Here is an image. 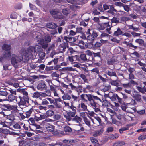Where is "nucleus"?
<instances>
[{
    "label": "nucleus",
    "mask_w": 146,
    "mask_h": 146,
    "mask_svg": "<svg viewBox=\"0 0 146 146\" xmlns=\"http://www.w3.org/2000/svg\"><path fill=\"white\" fill-rule=\"evenodd\" d=\"M131 34L134 37L139 36L141 35L140 33H137L134 31L132 32Z\"/></svg>",
    "instance_id": "nucleus-59"
},
{
    "label": "nucleus",
    "mask_w": 146,
    "mask_h": 146,
    "mask_svg": "<svg viewBox=\"0 0 146 146\" xmlns=\"http://www.w3.org/2000/svg\"><path fill=\"white\" fill-rule=\"evenodd\" d=\"M111 88V86L110 85L105 86L103 88L104 91H106L109 90Z\"/></svg>",
    "instance_id": "nucleus-63"
},
{
    "label": "nucleus",
    "mask_w": 146,
    "mask_h": 146,
    "mask_svg": "<svg viewBox=\"0 0 146 146\" xmlns=\"http://www.w3.org/2000/svg\"><path fill=\"white\" fill-rule=\"evenodd\" d=\"M64 117L66 118L67 121H69L72 120V119L68 114L65 115H64Z\"/></svg>",
    "instance_id": "nucleus-61"
},
{
    "label": "nucleus",
    "mask_w": 146,
    "mask_h": 146,
    "mask_svg": "<svg viewBox=\"0 0 146 146\" xmlns=\"http://www.w3.org/2000/svg\"><path fill=\"white\" fill-rule=\"evenodd\" d=\"M111 23H115L116 24L120 23L119 18L115 17H113L111 19Z\"/></svg>",
    "instance_id": "nucleus-32"
},
{
    "label": "nucleus",
    "mask_w": 146,
    "mask_h": 146,
    "mask_svg": "<svg viewBox=\"0 0 146 146\" xmlns=\"http://www.w3.org/2000/svg\"><path fill=\"white\" fill-rule=\"evenodd\" d=\"M75 91L78 92V94H80L82 91L86 93L87 92L84 88L81 85H79L76 87Z\"/></svg>",
    "instance_id": "nucleus-13"
},
{
    "label": "nucleus",
    "mask_w": 146,
    "mask_h": 146,
    "mask_svg": "<svg viewBox=\"0 0 146 146\" xmlns=\"http://www.w3.org/2000/svg\"><path fill=\"white\" fill-rule=\"evenodd\" d=\"M41 36L40 37L37 36L38 39L37 41L39 44L42 45V48L44 49L47 48L48 46V44L47 43L44 42L43 40H41Z\"/></svg>",
    "instance_id": "nucleus-10"
},
{
    "label": "nucleus",
    "mask_w": 146,
    "mask_h": 146,
    "mask_svg": "<svg viewBox=\"0 0 146 146\" xmlns=\"http://www.w3.org/2000/svg\"><path fill=\"white\" fill-rule=\"evenodd\" d=\"M146 138V135H142L139 136L138 138L139 140H144Z\"/></svg>",
    "instance_id": "nucleus-64"
},
{
    "label": "nucleus",
    "mask_w": 146,
    "mask_h": 146,
    "mask_svg": "<svg viewBox=\"0 0 146 146\" xmlns=\"http://www.w3.org/2000/svg\"><path fill=\"white\" fill-rule=\"evenodd\" d=\"M16 98V96L13 94H10L8 96V100L10 102L14 101Z\"/></svg>",
    "instance_id": "nucleus-33"
},
{
    "label": "nucleus",
    "mask_w": 146,
    "mask_h": 146,
    "mask_svg": "<svg viewBox=\"0 0 146 146\" xmlns=\"http://www.w3.org/2000/svg\"><path fill=\"white\" fill-rule=\"evenodd\" d=\"M40 48V46H36L35 47L30 46L27 50H23L19 55H14L12 57L11 60V63L15 65L22 60L24 62H27L29 58L32 57V53L38 51V49Z\"/></svg>",
    "instance_id": "nucleus-1"
},
{
    "label": "nucleus",
    "mask_w": 146,
    "mask_h": 146,
    "mask_svg": "<svg viewBox=\"0 0 146 146\" xmlns=\"http://www.w3.org/2000/svg\"><path fill=\"white\" fill-rule=\"evenodd\" d=\"M46 26L48 28L52 29H54L57 27L56 24L53 22L47 23Z\"/></svg>",
    "instance_id": "nucleus-16"
},
{
    "label": "nucleus",
    "mask_w": 146,
    "mask_h": 146,
    "mask_svg": "<svg viewBox=\"0 0 146 146\" xmlns=\"http://www.w3.org/2000/svg\"><path fill=\"white\" fill-rule=\"evenodd\" d=\"M3 56L6 59H9L11 56L10 51L4 52L3 54Z\"/></svg>",
    "instance_id": "nucleus-29"
},
{
    "label": "nucleus",
    "mask_w": 146,
    "mask_h": 146,
    "mask_svg": "<svg viewBox=\"0 0 146 146\" xmlns=\"http://www.w3.org/2000/svg\"><path fill=\"white\" fill-rule=\"evenodd\" d=\"M37 88L40 91H44L46 90L47 88V86L44 82H40L37 86Z\"/></svg>",
    "instance_id": "nucleus-9"
},
{
    "label": "nucleus",
    "mask_w": 146,
    "mask_h": 146,
    "mask_svg": "<svg viewBox=\"0 0 146 146\" xmlns=\"http://www.w3.org/2000/svg\"><path fill=\"white\" fill-rule=\"evenodd\" d=\"M54 17L56 18H58L59 19H63L64 18V16L62 15V13H59L55 16H54Z\"/></svg>",
    "instance_id": "nucleus-49"
},
{
    "label": "nucleus",
    "mask_w": 146,
    "mask_h": 146,
    "mask_svg": "<svg viewBox=\"0 0 146 146\" xmlns=\"http://www.w3.org/2000/svg\"><path fill=\"white\" fill-rule=\"evenodd\" d=\"M132 96L133 99L137 102H140L142 96L138 92L136 91H134V93H133Z\"/></svg>",
    "instance_id": "nucleus-6"
},
{
    "label": "nucleus",
    "mask_w": 146,
    "mask_h": 146,
    "mask_svg": "<svg viewBox=\"0 0 146 146\" xmlns=\"http://www.w3.org/2000/svg\"><path fill=\"white\" fill-rule=\"evenodd\" d=\"M61 115L58 114L54 115L53 117V118L55 120H59L61 118Z\"/></svg>",
    "instance_id": "nucleus-52"
},
{
    "label": "nucleus",
    "mask_w": 146,
    "mask_h": 146,
    "mask_svg": "<svg viewBox=\"0 0 146 146\" xmlns=\"http://www.w3.org/2000/svg\"><path fill=\"white\" fill-rule=\"evenodd\" d=\"M33 111V109L32 108H31L29 110L26 112L25 114L26 115V117L27 118H28L31 115Z\"/></svg>",
    "instance_id": "nucleus-39"
},
{
    "label": "nucleus",
    "mask_w": 146,
    "mask_h": 146,
    "mask_svg": "<svg viewBox=\"0 0 146 146\" xmlns=\"http://www.w3.org/2000/svg\"><path fill=\"white\" fill-rule=\"evenodd\" d=\"M71 104L72 106H69L68 108L71 109L72 111V112L76 113V110H77V108L76 107L73 106V102H72Z\"/></svg>",
    "instance_id": "nucleus-48"
},
{
    "label": "nucleus",
    "mask_w": 146,
    "mask_h": 146,
    "mask_svg": "<svg viewBox=\"0 0 146 146\" xmlns=\"http://www.w3.org/2000/svg\"><path fill=\"white\" fill-rule=\"evenodd\" d=\"M85 96H87L89 97H91L93 100L94 101L95 100L96 101H101V99L96 96H94L91 94H85Z\"/></svg>",
    "instance_id": "nucleus-19"
},
{
    "label": "nucleus",
    "mask_w": 146,
    "mask_h": 146,
    "mask_svg": "<svg viewBox=\"0 0 146 146\" xmlns=\"http://www.w3.org/2000/svg\"><path fill=\"white\" fill-rule=\"evenodd\" d=\"M77 110L78 112L84 111L88 110L87 106L84 103L79 104L77 107Z\"/></svg>",
    "instance_id": "nucleus-4"
},
{
    "label": "nucleus",
    "mask_w": 146,
    "mask_h": 146,
    "mask_svg": "<svg viewBox=\"0 0 146 146\" xmlns=\"http://www.w3.org/2000/svg\"><path fill=\"white\" fill-rule=\"evenodd\" d=\"M38 51V56L39 58L42 59H44L45 56V53L43 51Z\"/></svg>",
    "instance_id": "nucleus-43"
},
{
    "label": "nucleus",
    "mask_w": 146,
    "mask_h": 146,
    "mask_svg": "<svg viewBox=\"0 0 146 146\" xmlns=\"http://www.w3.org/2000/svg\"><path fill=\"white\" fill-rule=\"evenodd\" d=\"M54 114V111L51 110L47 111L46 113V114L48 116H51L53 115Z\"/></svg>",
    "instance_id": "nucleus-54"
},
{
    "label": "nucleus",
    "mask_w": 146,
    "mask_h": 146,
    "mask_svg": "<svg viewBox=\"0 0 146 146\" xmlns=\"http://www.w3.org/2000/svg\"><path fill=\"white\" fill-rule=\"evenodd\" d=\"M123 43L125 44L127 46H128L129 48L133 50L136 49L138 47L137 46L133 45L131 43H129L126 41H123Z\"/></svg>",
    "instance_id": "nucleus-11"
},
{
    "label": "nucleus",
    "mask_w": 146,
    "mask_h": 146,
    "mask_svg": "<svg viewBox=\"0 0 146 146\" xmlns=\"http://www.w3.org/2000/svg\"><path fill=\"white\" fill-rule=\"evenodd\" d=\"M17 91L19 92L24 95L27 96L28 95V93L25 91V90L24 89H18Z\"/></svg>",
    "instance_id": "nucleus-35"
},
{
    "label": "nucleus",
    "mask_w": 146,
    "mask_h": 146,
    "mask_svg": "<svg viewBox=\"0 0 146 146\" xmlns=\"http://www.w3.org/2000/svg\"><path fill=\"white\" fill-rule=\"evenodd\" d=\"M128 27L129 29H132L135 31H137L139 30V28L134 27L133 25H128Z\"/></svg>",
    "instance_id": "nucleus-42"
},
{
    "label": "nucleus",
    "mask_w": 146,
    "mask_h": 146,
    "mask_svg": "<svg viewBox=\"0 0 146 146\" xmlns=\"http://www.w3.org/2000/svg\"><path fill=\"white\" fill-rule=\"evenodd\" d=\"M123 32L119 27H118L117 31L114 33V35L116 36H118L120 35H122Z\"/></svg>",
    "instance_id": "nucleus-23"
},
{
    "label": "nucleus",
    "mask_w": 146,
    "mask_h": 146,
    "mask_svg": "<svg viewBox=\"0 0 146 146\" xmlns=\"http://www.w3.org/2000/svg\"><path fill=\"white\" fill-rule=\"evenodd\" d=\"M85 94H82L80 95L81 99L83 102H87L88 100L89 102V105L92 107L94 108L96 106V104L95 101L93 100L91 97H89L87 96H85Z\"/></svg>",
    "instance_id": "nucleus-3"
},
{
    "label": "nucleus",
    "mask_w": 146,
    "mask_h": 146,
    "mask_svg": "<svg viewBox=\"0 0 146 146\" xmlns=\"http://www.w3.org/2000/svg\"><path fill=\"white\" fill-rule=\"evenodd\" d=\"M136 88L139 91L142 93L144 94L145 92H146V87L145 86L143 87L137 86Z\"/></svg>",
    "instance_id": "nucleus-20"
},
{
    "label": "nucleus",
    "mask_w": 146,
    "mask_h": 146,
    "mask_svg": "<svg viewBox=\"0 0 146 146\" xmlns=\"http://www.w3.org/2000/svg\"><path fill=\"white\" fill-rule=\"evenodd\" d=\"M80 114L81 117L83 118V119L86 118V113L87 112H84L83 111L78 112Z\"/></svg>",
    "instance_id": "nucleus-55"
},
{
    "label": "nucleus",
    "mask_w": 146,
    "mask_h": 146,
    "mask_svg": "<svg viewBox=\"0 0 146 146\" xmlns=\"http://www.w3.org/2000/svg\"><path fill=\"white\" fill-rule=\"evenodd\" d=\"M37 35H38V36L40 37V36L41 40H43L44 42H46V43H48L49 42L51 41V38L50 36L48 35H46L43 38H41L42 36L40 35V33L38 32H37Z\"/></svg>",
    "instance_id": "nucleus-7"
},
{
    "label": "nucleus",
    "mask_w": 146,
    "mask_h": 146,
    "mask_svg": "<svg viewBox=\"0 0 146 146\" xmlns=\"http://www.w3.org/2000/svg\"><path fill=\"white\" fill-rule=\"evenodd\" d=\"M122 35L125 36L127 38H130L132 37L131 34L127 32H126L124 33H123Z\"/></svg>",
    "instance_id": "nucleus-57"
},
{
    "label": "nucleus",
    "mask_w": 146,
    "mask_h": 146,
    "mask_svg": "<svg viewBox=\"0 0 146 146\" xmlns=\"http://www.w3.org/2000/svg\"><path fill=\"white\" fill-rule=\"evenodd\" d=\"M7 119L10 121H13L15 119L14 115L13 114L5 115Z\"/></svg>",
    "instance_id": "nucleus-25"
},
{
    "label": "nucleus",
    "mask_w": 146,
    "mask_h": 146,
    "mask_svg": "<svg viewBox=\"0 0 146 146\" xmlns=\"http://www.w3.org/2000/svg\"><path fill=\"white\" fill-rule=\"evenodd\" d=\"M63 69L64 70L68 71H74L75 70V68H74L72 67H65L63 68Z\"/></svg>",
    "instance_id": "nucleus-41"
},
{
    "label": "nucleus",
    "mask_w": 146,
    "mask_h": 146,
    "mask_svg": "<svg viewBox=\"0 0 146 146\" xmlns=\"http://www.w3.org/2000/svg\"><path fill=\"white\" fill-rule=\"evenodd\" d=\"M103 127H101V129L100 130H96L93 134V136L94 137H97L100 136L104 132Z\"/></svg>",
    "instance_id": "nucleus-12"
},
{
    "label": "nucleus",
    "mask_w": 146,
    "mask_h": 146,
    "mask_svg": "<svg viewBox=\"0 0 146 146\" xmlns=\"http://www.w3.org/2000/svg\"><path fill=\"white\" fill-rule=\"evenodd\" d=\"M82 120L81 118L76 115L72 119V121L74 124V125L77 126L78 125H81L80 122H81Z\"/></svg>",
    "instance_id": "nucleus-5"
},
{
    "label": "nucleus",
    "mask_w": 146,
    "mask_h": 146,
    "mask_svg": "<svg viewBox=\"0 0 146 146\" xmlns=\"http://www.w3.org/2000/svg\"><path fill=\"white\" fill-rule=\"evenodd\" d=\"M46 128L48 131L52 132L54 131V126L50 125L49 126L47 127Z\"/></svg>",
    "instance_id": "nucleus-36"
},
{
    "label": "nucleus",
    "mask_w": 146,
    "mask_h": 146,
    "mask_svg": "<svg viewBox=\"0 0 146 146\" xmlns=\"http://www.w3.org/2000/svg\"><path fill=\"white\" fill-rule=\"evenodd\" d=\"M40 92H36L33 93V97L36 98H38L40 97Z\"/></svg>",
    "instance_id": "nucleus-46"
},
{
    "label": "nucleus",
    "mask_w": 146,
    "mask_h": 146,
    "mask_svg": "<svg viewBox=\"0 0 146 146\" xmlns=\"http://www.w3.org/2000/svg\"><path fill=\"white\" fill-rule=\"evenodd\" d=\"M25 126V124L23 123L22 122H19L16 123L13 126V128L15 129H19L21 128L22 126Z\"/></svg>",
    "instance_id": "nucleus-14"
},
{
    "label": "nucleus",
    "mask_w": 146,
    "mask_h": 146,
    "mask_svg": "<svg viewBox=\"0 0 146 146\" xmlns=\"http://www.w3.org/2000/svg\"><path fill=\"white\" fill-rule=\"evenodd\" d=\"M63 100H70L71 99V96L68 93L65 94L62 96Z\"/></svg>",
    "instance_id": "nucleus-28"
},
{
    "label": "nucleus",
    "mask_w": 146,
    "mask_h": 146,
    "mask_svg": "<svg viewBox=\"0 0 146 146\" xmlns=\"http://www.w3.org/2000/svg\"><path fill=\"white\" fill-rule=\"evenodd\" d=\"M102 105L105 107L108 106L110 104V102L107 100H105L102 102Z\"/></svg>",
    "instance_id": "nucleus-45"
},
{
    "label": "nucleus",
    "mask_w": 146,
    "mask_h": 146,
    "mask_svg": "<svg viewBox=\"0 0 146 146\" xmlns=\"http://www.w3.org/2000/svg\"><path fill=\"white\" fill-rule=\"evenodd\" d=\"M50 13L54 17V16H55L59 13V11L57 9H54L51 10Z\"/></svg>",
    "instance_id": "nucleus-40"
},
{
    "label": "nucleus",
    "mask_w": 146,
    "mask_h": 146,
    "mask_svg": "<svg viewBox=\"0 0 146 146\" xmlns=\"http://www.w3.org/2000/svg\"><path fill=\"white\" fill-rule=\"evenodd\" d=\"M85 123L88 126L90 127L91 126L90 120L87 117L83 119Z\"/></svg>",
    "instance_id": "nucleus-47"
},
{
    "label": "nucleus",
    "mask_w": 146,
    "mask_h": 146,
    "mask_svg": "<svg viewBox=\"0 0 146 146\" xmlns=\"http://www.w3.org/2000/svg\"><path fill=\"white\" fill-rule=\"evenodd\" d=\"M78 56L76 55L74 56H71L68 57V60L69 61L72 63L74 62L78 58Z\"/></svg>",
    "instance_id": "nucleus-24"
},
{
    "label": "nucleus",
    "mask_w": 146,
    "mask_h": 146,
    "mask_svg": "<svg viewBox=\"0 0 146 146\" xmlns=\"http://www.w3.org/2000/svg\"><path fill=\"white\" fill-rule=\"evenodd\" d=\"M4 107L10 110H12L15 112H17L19 113V110L17 109V106L16 105H10L4 104Z\"/></svg>",
    "instance_id": "nucleus-8"
},
{
    "label": "nucleus",
    "mask_w": 146,
    "mask_h": 146,
    "mask_svg": "<svg viewBox=\"0 0 146 146\" xmlns=\"http://www.w3.org/2000/svg\"><path fill=\"white\" fill-rule=\"evenodd\" d=\"M48 94L44 92H40V96L42 97H46L47 96H50L51 95V94L50 92L49 91L48 93Z\"/></svg>",
    "instance_id": "nucleus-44"
},
{
    "label": "nucleus",
    "mask_w": 146,
    "mask_h": 146,
    "mask_svg": "<svg viewBox=\"0 0 146 146\" xmlns=\"http://www.w3.org/2000/svg\"><path fill=\"white\" fill-rule=\"evenodd\" d=\"M80 59L84 61H86L87 60V59L85 54H80Z\"/></svg>",
    "instance_id": "nucleus-51"
},
{
    "label": "nucleus",
    "mask_w": 146,
    "mask_h": 146,
    "mask_svg": "<svg viewBox=\"0 0 146 146\" xmlns=\"http://www.w3.org/2000/svg\"><path fill=\"white\" fill-rule=\"evenodd\" d=\"M86 33L89 35L87 36L86 39L89 41L92 42L95 40V39L98 36V33L96 31L88 29Z\"/></svg>",
    "instance_id": "nucleus-2"
},
{
    "label": "nucleus",
    "mask_w": 146,
    "mask_h": 146,
    "mask_svg": "<svg viewBox=\"0 0 146 146\" xmlns=\"http://www.w3.org/2000/svg\"><path fill=\"white\" fill-rule=\"evenodd\" d=\"M38 108L39 110L41 111H42V110L46 111L47 110V107L46 106H43L41 105H40V106L38 107Z\"/></svg>",
    "instance_id": "nucleus-58"
},
{
    "label": "nucleus",
    "mask_w": 146,
    "mask_h": 146,
    "mask_svg": "<svg viewBox=\"0 0 146 146\" xmlns=\"http://www.w3.org/2000/svg\"><path fill=\"white\" fill-rule=\"evenodd\" d=\"M11 48V47L10 45L5 44L3 45L2 46V49L5 51H10V50Z\"/></svg>",
    "instance_id": "nucleus-18"
},
{
    "label": "nucleus",
    "mask_w": 146,
    "mask_h": 146,
    "mask_svg": "<svg viewBox=\"0 0 146 146\" xmlns=\"http://www.w3.org/2000/svg\"><path fill=\"white\" fill-rule=\"evenodd\" d=\"M19 98L20 99V101L18 103L19 106L25 105L26 104V101L22 97L19 96Z\"/></svg>",
    "instance_id": "nucleus-27"
},
{
    "label": "nucleus",
    "mask_w": 146,
    "mask_h": 146,
    "mask_svg": "<svg viewBox=\"0 0 146 146\" xmlns=\"http://www.w3.org/2000/svg\"><path fill=\"white\" fill-rule=\"evenodd\" d=\"M115 62V59L114 58H111L108 61V64L110 65L113 64Z\"/></svg>",
    "instance_id": "nucleus-62"
},
{
    "label": "nucleus",
    "mask_w": 146,
    "mask_h": 146,
    "mask_svg": "<svg viewBox=\"0 0 146 146\" xmlns=\"http://www.w3.org/2000/svg\"><path fill=\"white\" fill-rule=\"evenodd\" d=\"M106 73L108 76H116L117 75L116 72L115 71H112L106 70L105 72Z\"/></svg>",
    "instance_id": "nucleus-21"
},
{
    "label": "nucleus",
    "mask_w": 146,
    "mask_h": 146,
    "mask_svg": "<svg viewBox=\"0 0 146 146\" xmlns=\"http://www.w3.org/2000/svg\"><path fill=\"white\" fill-rule=\"evenodd\" d=\"M64 38L67 42H72L73 37H68L67 36H64Z\"/></svg>",
    "instance_id": "nucleus-56"
},
{
    "label": "nucleus",
    "mask_w": 146,
    "mask_h": 146,
    "mask_svg": "<svg viewBox=\"0 0 146 146\" xmlns=\"http://www.w3.org/2000/svg\"><path fill=\"white\" fill-rule=\"evenodd\" d=\"M135 42L136 43L139 44L140 46H142L144 43V41L143 39L140 38L136 39Z\"/></svg>",
    "instance_id": "nucleus-34"
},
{
    "label": "nucleus",
    "mask_w": 146,
    "mask_h": 146,
    "mask_svg": "<svg viewBox=\"0 0 146 146\" xmlns=\"http://www.w3.org/2000/svg\"><path fill=\"white\" fill-rule=\"evenodd\" d=\"M110 36V35H109V34L103 32L100 35V38L102 39L108 40V39H109V37Z\"/></svg>",
    "instance_id": "nucleus-15"
},
{
    "label": "nucleus",
    "mask_w": 146,
    "mask_h": 146,
    "mask_svg": "<svg viewBox=\"0 0 146 146\" xmlns=\"http://www.w3.org/2000/svg\"><path fill=\"white\" fill-rule=\"evenodd\" d=\"M129 127L128 125H127L125 127H121L119 130V132L121 134L123 133V132L124 131L128 130L129 129Z\"/></svg>",
    "instance_id": "nucleus-30"
},
{
    "label": "nucleus",
    "mask_w": 146,
    "mask_h": 146,
    "mask_svg": "<svg viewBox=\"0 0 146 146\" xmlns=\"http://www.w3.org/2000/svg\"><path fill=\"white\" fill-rule=\"evenodd\" d=\"M88 112L86 113V114L88 115V117H89V118L90 119L92 122L93 123V124H95V123L94 121V120L90 117H89L88 116V115H90V116H93L95 113L93 111H90L88 110H87Z\"/></svg>",
    "instance_id": "nucleus-22"
},
{
    "label": "nucleus",
    "mask_w": 146,
    "mask_h": 146,
    "mask_svg": "<svg viewBox=\"0 0 146 146\" xmlns=\"http://www.w3.org/2000/svg\"><path fill=\"white\" fill-rule=\"evenodd\" d=\"M76 113L71 111H69L67 113V114H68L71 117H74L75 116V115Z\"/></svg>",
    "instance_id": "nucleus-60"
},
{
    "label": "nucleus",
    "mask_w": 146,
    "mask_h": 146,
    "mask_svg": "<svg viewBox=\"0 0 146 146\" xmlns=\"http://www.w3.org/2000/svg\"><path fill=\"white\" fill-rule=\"evenodd\" d=\"M79 76L81 78L84 82H87L88 80L86 78L85 75L83 74H80Z\"/></svg>",
    "instance_id": "nucleus-53"
},
{
    "label": "nucleus",
    "mask_w": 146,
    "mask_h": 146,
    "mask_svg": "<svg viewBox=\"0 0 146 146\" xmlns=\"http://www.w3.org/2000/svg\"><path fill=\"white\" fill-rule=\"evenodd\" d=\"M138 64L142 66L141 68L142 70L146 72V64L145 63H142L141 61H139Z\"/></svg>",
    "instance_id": "nucleus-26"
},
{
    "label": "nucleus",
    "mask_w": 146,
    "mask_h": 146,
    "mask_svg": "<svg viewBox=\"0 0 146 146\" xmlns=\"http://www.w3.org/2000/svg\"><path fill=\"white\" fill-rule=\"evenodd\" d=\"M119 135L118 133H115L114 134L110 135L109 136V138L111 139H114L118 138Z\"/></svg>",
    "instance_id": "nucleus-37"
},
{
    "label": "nucleus",
    "mask_w": 146,
    "mask_h": 146,
    "mask_svg": "<svg viewBox=\"0 0 146 146\" xmlns=\"http://www.w3.org/2000/svg\"><path fill=\"white\" fill-rule=\"evenodd\" d=\"M125 144L123 141H119L114 144V146H122Z\"/></svg>",
    "instance_id": "nucleus-50"
},
{
    "label": "nucleus",
    "mask_w": 146,
    "mask_h": 146,
    "mask_svg": "<svg viewBox=\"0 0 146 146\" xmlns=\"http://www.w3.org/2000/svg\"><path fill=\"white\" fill-rule=\"evenodd\" d=\"M63 142L65 144H71L75 142V141L74 140H68L65 139L63 141Z\"/></svg>",
    "instance_id": "nucleus-38"
},
{
    "label": "nucleus",
    "mask_w": 146,
    "mask_h": 146,
    "mask_svg": "<svg viewBox=\"0 0 146 146\" xmlns=\"http://www.w3.org/2000/svg\"><path fill=\"white\" fill-rule=\"evenodd\" d=\"M111 98V99L113 100V98L115 100L116 98H117L118 100V102L120 104H123L124 103V102L123 101L122 99L120 98L117 94H114Z\"/></svg>",
    "instance_id": "nucleus-17"
},
{
    "label": "nucleus",
    "mask_w": 146,
    "mask_h": 146,
    "mask_svg": "<svg viewBox=\"0 0 146 146\" xmlns=\"http://www.w3.org/2000/svg\"><path fill=\"white\" fill-rule=\"evenodd\" d=\"M90 139L92 142L94 144V145L96 146H98V142L96 139L93 137H90Z\"/></svg>",
    "instance_id": "nucleus-31"
}]
</instances>
